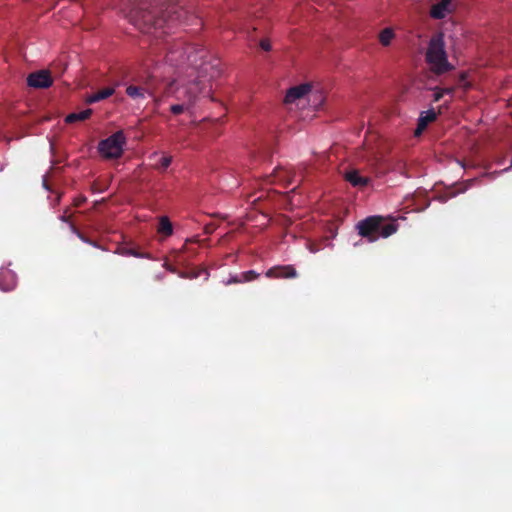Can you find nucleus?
Returning <instances> with one entry per match:
<instances>
[{
    "label": "nucleus",
    "instance_id": "nucleus-1",
    "mask_svg": "<svg viewBox=\"0 0 512 512\" xmlns=\"http://www.w3.org/2000/svg\"><path fill=\"white\" fill-rule=\"evenodd\" d=\"M219 59H211L200 64L196 72H191L194 77L186 84L175 88V81L164 83L161 87L162 97L174 96L176 100L191 107L198 97L209 96L212 91L211 81L220 77L222 70Z\"/></svg>",
    "mask_w": 512,
    "mask_h": 512
},
{
    "label": "nucleus",
    "instance_id": "nucleus-2",
    "mask_svg": "<svg viewBox=\"0 0 512 512\" xmlns=\"http://www.w3.org/2000/svg\"><path fill=\"white\" fill-rule=\"evenodd\" d=\"M165 45V61L171 66H182L186 62L196 72L200 64L206 62V50L199 45H188L182 39H167Z\"/></svg>",
    "mask_w": 512,
    "mask_h": 512
},
{
    "label": "nucleus",
    "instance_id": "nucleus-3",
    "mask_svg": "<svg viewBox=\"0 0 512 512\" xmlns=\"http://www.w3.org/2000/svg\"><path fill=\"white\" fill-rule=\"evenodd\" d=\"M425 61L429 70L437 76L454 70V65L448 61L444 36L442 33L434 34L430 38L425 53Z\"/></svg>",
    "mask_w": 512,
    "mask_h": 512
},
{
    "label": "nucleus",
    "instance_id": "nucleus-4",
    "mask_svg": "<svg viewBox=\"0 0 512 512\" xmlns=\"http://www.w3.org/2000/svg\"><path fill=\"white\" fill-rule=\"evenodd\" d=\"M358 234L368 242H375L379 238H387L398 230L394 221H387L384 217L374 215L366 217L356 225Z\"/></svg>",
    "mask_w": 512,
    "mask_h": 512
},
{
    "label": "nucleus",
    "instance_id": "nucleus-5",
    "mask_svg": "<svg viewBox=\"0 0 512 512\" xmlns=\"http://www.w3.org/2000/svg\"><path fill=\"white\" fill-rule=\"evenodd\" d=\"M188 11L180 5H170L163 12L162 15L154 19L150 25L139 27V29L146 34H153L159 38L162 34L167 33L164 30L165 25L170 28L175 23L186 21Z\"/></svg>",
    "mask_w": 512,
    "mask_h": 512
},
{
    "label": "nucleus",
    "instance_id": "nucleus-6",
    "mask_svg": "<svg viewBox=\"0 0 512 512\" xmlns=\"http://www.w3.org/2000/svg\"><path fill=\"white\" fill-rule=\"evenodd\" d=\"M163 81L157 80L156 76L150 75L142 82V85H129L126 88V94L133 100L144 99L145 94L154 98L156 104H159Z\"/></svg>",
    "mask_w": 512,
    "mask_h": 512
},
{
    "label": "nucleus",
    "instance_id": "nucleus-7",
    "mask_svg": "<svg viewBox=\"0 0 512 512\" xmlns=\"http://www.w3.org/2000/svg\"><path fill=\"white\" fill-rule=\"evenodd\" d=\"M126 143V138L123 131H117L108 138L100 141L98 150L100 154L108 159H117L123 153V146Z\"/></svg>",
    "mask_w": 512,
    "mask_h": 512
},
{
    "label": "nucleus",
    "instance_id": "nucleus-8",
    "mask_svg": "<svg viewBox=\"0 0 512 512\" xmlns=\"http://www.w3.org/2000/svg\"><path fill=\"white\" fill-rule=\"evenodd\" d=\"M52 83L53 79L47 70L33 72L27 77V84L33 88L45 89L50 87Z\"/></svg>",
    "mask_w": 512,
    "mask_h": 512
},
{
    "label": "nucleus",
    "instance_id": "nucleus-9",
    "mask_svg": "<svg viewBox=\"0 0 512 512\" xmlns=\"http://www.w3.org/2000/svg\"><path fill=\"white\" fill-rule=\"evenodd\" d=\"M267 278L292 279L298 276L293 265H277L268 269L265 273Z\"/></svg>",
    "mask_w": 512,
    "mask_h": 512
},
{
    "label": "nucleus",
    "instance_id": "nucleus-10",
    "mask_svg": "<svg viewBox=\"0 0 512 512\" xmlns=\"http://www.w3.org/2000/svg\"><path fill=\"white\" fill-rule=\"evenodd\" d=\"M452 1L453 0H440L438 3L432 5L430 16L437 20L445 18L453 11Z\"/></svg>",
    "mask_w": 512,
    "mask_h": 512
},
{
    "label": "nucleus",
    "instance_id": "nucleus-11",
    "mask_svg": "<svg viewBox=\"0 0 512 512\" xmlns=\"http://www.w3.org/2000/svg\"><path fill=\"white\" fill-rule=\"evenodd\" d=\"M310 90L311 85L307 83L291 87L288 89L285 95L284 102L286 104L293 103L296 100L303 98L306 94H308V92H310Z\"/></svg>",
    "mask_w": 512,
    "mask_h": 512
},
{
    "label": "nucleus",
    "instance_id": "nucleus-12",
    "mask_svg": "<svg viewBox=\"0 0 512 512\" xmlns=\"http://www.w3.org/2000/svg\"><path fill=\"white\" fill-rule=\"evenodd\" d=\"M344 179L347 182H349L353 187L359 188L366 187L370 182V178L367 176L360 175L357 169H350L345 171Z\"/></svg>",
    "mask_w": 512,
    "mask_h": 512
},
{
    "label": "nucleus",
    "instance_id": "nucleus-13",
    "mask_svg": "<svg viewBox=\"0 0 512 512\" xmlns=\"http://www.w3.org/2000/svg\"><path fill=\"white\" fill-rule=\"evenodd\" d=\"M115 93V89L112 87H106L102 90H99L91 95H89L86 98L87 104H93L99 101H102L104 99H107L108 97L112 96Z\"/></svg>",
    "mask_w": 512,
    "mask_h": 512
},
{
    "label": "nucleus",
    "instance_id": "nucleus-14",
    "mask_svg": "<svg viewBox=\"0 0 512 512\" xmlns=\"http://www.w3.org/2000/svg\"><path fill=\"white\" fill-rule=\"evenodd\" d=\"M91 115H92V109H85L80 112L70 113L69 115L66 116L65 122L71 124V123H75L78 121H84V120L88 119Z\"/></svg>",
    "mask_w": 512,
    "mask_h": 512
},
{
    "label": "nucleus",
    "instance_id": "nucleus-15",
    "mask_svg": "<svg viewBox=\"0 0 512 512\" xmlns=\"http://www.w3.org/2000/svg\"><path fill=\"white\" fill-rule=\"evenodd\" d=\"M378 38L379 42L383 46H389L392 40L395 38L394 30L390 27L384 28L383 30L380 31Z\"/></svg>",
    "mask_w": 512,
    "mask_h": 512
},
{
    "label": "nucleus",
    "instance_id": "nucleus-16",
    "mask_svg": "<svg viewBox=\"0 0 512 512\" xmlns=\"http://www.w3.org/2000/svg\"><path fill=\"white\" fill-rule=\"evenodd\" d=\"M158 232L163 234L164 236H170L173 233L172 223L168 219V217L163 216L160 218Z\"/></svg>",
    "mask_w": 512,
    "mask_h": 512
},
{
    "label": "nucleus",
    "instance_id": "nucleus-17",
    "mask_svg": "<svg viewBox=\"0 0 512 512\" xmlns=\"http://www.w3.org/2000/svg\"><path fill=\"white\" fill-rule=\"evenodd\" d=\"M120 254H122L124 256H133L136 258L151 259V255L149 253L140 252L136 248H122L120 250Z\"/></svg>",
    "mask_w": 512,
    "mask_h": 512
},
{
    "label": "nucleus",
    "instance_id": "nucleus-18",
    "mask_svg": "<svg viewBox=\"0 0 512 512\" xmlns=\"http://www.w3.org/2000/svg\"><path fill=\"white\" fill-rule=\"evenodd\" d=\"M171 163H172V156L171 155H163L160 157L158 163L155 164V168L161 172H164L171 165Z\"/></svg>",
    "mask_w": 512,
    "mask_h": 512
},
{
    "label": "nucleus",
    "instance_id": "nucleus-19",
    "mask_svg": "<svg viewBox=\"0 0 512 512\" xmlns=\"http://www.w3.org/2000/svg\"><path fill=\"white\" fill-rule=\"evenodd\" d=\"M419 118L425 121L426 124H429L437 118V113L434 109H429L425 112H422Z\"/></svg>",
    "mask_w": 512,
    "mask_h": 512
},
{
    "label": "nucleus",
    "instance_id": "nucleus-20",
    "mask_svg": "<svg viewBox=\"0 0 512 512\" xmlns=\"http://www.w3.org/2000/svg\"><path fill=\"white\" fill-rule=\"evenodd\" d=\"M259 276H260V274L254 270L241 272V277L244 280V283L254 281V280L258 279Z\"/></svg>",
    "mask_w": 512,
    "mask_h": 512
},
{
    "label": "nucleus",
    "instance_id": "nucleus-21",
    "mask_svg": "<svg viewBox=\"0 0 512 512\" xmlns=\"http://www.w3.org/2000/svg\"><path fill=\"white\" fill-rule=\"evenodd\" d=\"M190 107L187 106L186 104L184 103H178V104H174L170 107V111L174 114V115H179L181 113H183L185 110H188Z\"/></svg>",
    "mask_w": 512,
    "mask_h": 512
},
{
    "label": "nucleus",
    "instance_id": "nucleus-22",
    "mask_svg": "<svg viewBox=\"0 0 512 512\" xmlns=\"http://www.w3.org/2000/svg\"><path fill=\"white\" fill-rule=\"evenodd\" d=\"M70 228H71V231L77 235V237L83 241L84 243H92V239L88 238L87 236H85L82 232H80L77 227L74 225V224H70Z\"/></svg>",
    "mask_w": 512,
    "mask_h": 512
},
{
    "label": "nucleus",
    "instance_id": "nucleus-23",
    "mask_svg": "<svg viewBox=\"0 0 512 512\" xmlns=\"http://www.w3.org/2000/svg\"><path fill=\"white\" fill-rule=\"evenodd\" d=\"M239 283H244V280L241 277V273L231 276L229 279L224 281L225 285L239 284Z\"/></svg>",
    "mask_w": 512,
    "mask_h": 512
},
{
    "label": "nucleus",
    "instance_id": "nucleus-24",
    "mask_svg": "<svg viewBox=\"0 0 512 512\" xmlns=\"http://www.w3.org/2000/svg\"><path fill=\"white\" fill-rule=\"evenodd\" d=\"M434 94H433V101L438 102L440 99L444 96L443 91L440 90V88L436 87L434 88Z\"/></svg>",
    "mask_w": 512,
    "mask_h": 512
},
{
    "label": "nucleus",
    "instance_id": "nucleus-25",
    "mask_svg": "<svg viewBox=\"0 0 512 512\" xmlns=\"http://www.w3.org/2000/svg\"><path fill=\"white\" fill-rule=\"evenodd\" d=\"M260 47L264 50V51H270L271 50V44H270V41L268 39H262L260 41Z\"/></svg>",
    "mask_w": 512,
    "mask_h": 512
},
{
    "label": "nucleus",
    "instance_id": "nucleus-26",
    "mask_svg": "<svg viewBox=\"0 0 512 512\" xmlns=\"http://www.w3.org/2000/svg\"><path fill=\"white\" fill-rule=\"evenodd\" d=\"M85 201H86V198L84 196H79L74 199V206L80 207Z\"/></svg>",
    "mask_w": 512,
    "mask_h": 512
},
{
    "label": "nucleus",
    "instance_id": "nucleus-27",
    "mask_svg": "<svg viewBox=\"0 0 512 512\" xmlns=\"http://www.w3.org/2000/svg\"><path fill=\"white\" fill-rule=\"evenodd\" d=\"M440 90L443 91V95H445V94H453L454 93V88L453 87L442 88Z\"/></svg>",
    "mask_w": 512,
    "mask_h": 512
},
{
    "label": "nucleus",
    "instance_id": "nucleus-28",
    "mask_svg": "<svg viewBox=\"0 0 512 512\" xmlns=\"http://www.w3.org/2000/svg\"><path fill=\"white\" fill-rule=\"evenodd\" d=\"M61 221L63 222H69L70 221V215L65 212L63 215L60 216Z\"/></svg>",
    "mask_w": 512,
    "mask_h": 512
},
{
    "label": "nucleus",
    "instance_id": "nucleus-29",
    "mask_svg": "<svg viewBox=\"0 0 512 512\" xmlns=\"http://www.w3.org/2000/svg\"><path fill=\"white\" fill-rule=\"evenodd\" d=\"M417 126H418L419 128H422V129H424V130H425V129H426V127L428 126V124H426V123H425V121H423V120H421V119L419 118V120H418V125H417Z\"/></svg>",
    "mask_w": 512,
    "mask_h": 512
},
{
    "label": "nucleus",
    "instance_id": "nucleus-30",
    "mask_svg": "<svg viewBox=\"0 0 512 512\" xmlns=\"http://www.w3.org/2000/svg\"><path fill=\"white\" fill-rule=\"evenodd\" d=\"M308 248L311 253H316L318 251V248L314 244H310Z\"/></svg>",
    "mask_w": 512,
    "mask_h": 512
},
{
    "label": "nucleus",
    "instance_id": "nucleus-31",
    "mask_svg": "<svg viewBox=\"0 0 512 512\" xmlns=\"http://www.w3.org/2000/svg\"><path fill=\"white\" fill-rule=\"evenodd\" d=\"M89 245H92V246H94V247H96V248H101V246H100V245L98 244V242H97V241H95V240H92V243H89Z\"/></svg>",
    "mask_w": 512,
    "mask_h": 512
},
{
    "label": "nucleus",
    "instance_id": "nucleus-32",
    "mask_svg": "<svg viewBox=\"0 0 512 512\" xmlns=\"http://www.w3.org/2000/svg\"><path fill=\"white\" fill-rule=\"evenodd\" d=\"M423 130H424V129L419 128V127L417 126V128H416V130H415V135H420V134L422 133V131H423Z\"/></svg>",
    "mask_w": 512,
    "mask_h": 512
},
{
    "label": "nucleus",
    "instance_id": "nucleus-33",
    "mask_svg": "<svg viewBox=\"0 0 512 512\" xmlns=\"http://www.w3.org/2000/svg\"><path fill=\"white\" fill-rule=\"evenodd\" d=\"M211 232V228H206V233H210Z\"/></svg>",
    "mask_w": 512,
    "mask_h": 512
},
{
    "label": "nucleus",
    "instance_id": "nucleus-34",
    "mask_svg": "<svg viewBox=\"0 0 512 512\" xmlns=\"http://www.w3.org/2000/svg\"><path fill=\"white\" fill-rule=\"evenodd\" d=\"M211 232V228H206V233H210Z\"/></svg>",
    "mask_w": 512,
    "mask_h": 512
}]
</instances>
